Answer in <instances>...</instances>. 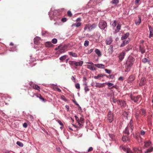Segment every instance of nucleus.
<instances>
[{"label": "nucleus", "instance_id": "1", "mask_svg": "<svg viewBox=\"0 0 153 153\" xmlns=\"http://www.w3.org/2000/svg\"><path fill=\"white\" fill-rule=\"evenodd\" d=\"M58 11L56 10H54L53 11H50L48 13V14L51 20H53L55 21H57L60 19V18L58 16L57 13Z\"/></svg>", "mask_w": 153, "mask_h": 153}, {"label": "nucleus", "instance_id": "2", "mask_svg": "<svg viewBox=\"0 0 153 153\" xmlns=\"http://www.w3.org/2000/svg\"><path fill=\"white\" fill-rule=\"evenodd\" d=\"M107 24L106 22L103 20H100L98 24L99 28L101 30H106L107 28Z\"/></svg>", "mask_w": 153, "mask_h": 153}, {"label": "nucleus", "instance_id": "3", "mask_svg": "<svg viewBox=\"0 0 153 153\" xmlns=\"http://www.w3.org/2000/svg\"><path fill=\"white\" fill-rule=\"evenodd\" d=\"M97 26V25L95 23H93L92 25L87 24L84 28V29L85 31L88 29L89 31H91L95 29Z\"/></svg>", "mask_w": 153, "mask_h": 153}, {"label": "nucleus", "instance_id": "4", "mask_svg": "<svg viewBox=\"0 0 153 153\" xmlns=\"http://www.w3.org/2000/svg\"><path fill=\"white\" fill-rule=\"evenodd\" d=\"M67 47L66 45H64L63 46H62L61 45H59L57 47H56L55 50H57L58 49H59V51H58V53H64L65 52V48Z\"/></svg>", "mask_w": 153, "mask_h": 153}, {"label": "nucleus", "instance_id": "5", "mask_svg": "<svg viewBox=\"0 0 153 153\" xmlns=\"http://www.w3.org/2000/svg\"><path fill=\"white\" fill-rule=\"evenodd\" d=\"M81 18L80 17H79L77 18L76 21L77 22V23H74L72 25V27L75 26L77 27H79L81 25Z\"/></svg>", "mask_w": 153, "mask_h": 153}, {"label": "nucleus", "instance_id": "6", "mask_svg": "<svg viewBox=\"0 0 153 153\" xmlns=\"http://www.w3.org/2000/svg\"><path fill=\"white\" fill-rule=\"evenodd\" d=\"M113 113L111 111H109L108 114V119L109 123H111L113 120Z\"/></svg>", "mask_w": 153, "mask_h": 153}, {"label": "nucleus", "instance_id": "7", "mask_svg": "<svg viewBox=\"0 0 153 153\" xmlns=\"http://www.w3.org/2000/svg\"><path fill=\"white\" fill-rule=\"evenodd\" d=\"M117 104L120 106L121 108H124L126 107V101L122 100H118Z\"/></svg>", "mask_w": 153, "mask_h": 153}, {"label": "nucleus", "instance_id": "8", "mask_svg": "<svg viewBox=\"0 0 153 153\" xmlns=\"http://www.w3.org/2000/svg\"><path fill=\"white\" fill-rule=\"evenodd\" d=\"M140 96H134L131 95L130 97L131 100L135 102H136L139 101Z\"/></svg>", "mask_w": 153, "mask_h": 153}, {"label": "nucleus", "instance_id": "9", "mask_svg": "<svg viewBox=\"0 0 153 153\" xmlns=\"http://www.w3.org/2000/svg\"><path fill=\"white\" fill-rule=\"evenodd\" d=\"M130 41V39L128 38V40H125L123 41V42L120 45V47H122L128 44Z\"/></svg>", "mask_w": 153, "mask_h": 153}, {"label": "nucleus", "instance_id": "10", "mask_svg": "<svg viewBox=\"0 0 153 153\" xmlns=\"http://www.w3.org/2000/svg\"><path fill=\"white\" fill-rule=\"evenodd\" d=\"M125 55V52H121L120 53L118 57L120 62L122 61L124 59Z\"/></svg>", "mask_w": 153, "mask_h": 153}, {"label": "nucleus", "instance_id": "11", "mask_svg": "<svg viewBox=\"0 0 153 153\" xmlns=\"http://www.w3.org/2000/svg\"><path fill=\"white\" fill-rule=\"evenodd\" d=\"M138 112L141 115L143 116L144 117L145 116L146 111L143 108H141V109L139 110Z\"/></svg>", "mask_w": 153, "mask_h": 153}, {"label": "nucleus", "instance_id": "12", "mask_svg": "<svg viewBox=\"0 0 153 153\" xmlns=\"http://www.w3.org/2000/svg\"><path fill=\"white\" fill-rule=\"evenodd\" d=\"M133 150L134 153H141L142 152L141 150L137 147H133Z\"/></svg>", "mask_w": 153, "mask_h": 153}, {"label": "nucleus", "instance_id": "13", "mask_svg": "<svg viewBox=\"0 0 153 153\" xmlns=\"http://www.w3.org/2000/svg\"><path fill=\"white\" fill-rule=\"evenodd\" d=\"M133 124L134 123L133 121L131 120L127 126V127H128V128H130V130H131V132L133 129Z\"/></svg>", "mask_w": 153, "mask_h": 153}, {"label": "nucleus", "instance_id": "14", "mask_svg": "<svg viewBox=\"0 0 153 153\" xmlns=\"http://www.w3.org/2000/svg\"><path fill=\"white\" fill-rule=\"evenodd\" d=\"M101 34L98 31L94 33V38L97 39L99 40Z\"/></svg>", "mask_w": 153, "mask_h": 153}, {"label": "nucleus", "instance_id": "15", "mask_svg": "<svg viewBox=\"0 0 153 153\" xmlns=\"http://www.w3.org/2000/svg\"><path fill=\"white\" fill-rule=\"evenodd\" d=\"M144 146L147 148L152 147L151 142L149 141H147L144 142Z\"/></svg>", "mask_w": 153, "mask_h": 153}, {"label": "nucleus", "instance_id": "16", "mask_svg": "<svg viewBox=\"0 0 153 153\" xmlns=\"http://www.w3.org/2000/svg\"><path fill=\"white\" fill-rule=\"evenodd\" d=\"M129 33L128 32H127L123 35L121 37V39L123 40L125 39H126L129 36Z\"/></svg>", "mask_w": 153, "mask_h": 153}, {"label": "nucleus", "instance_id": "17", "mask_svg": "<svg viewBox=\"0 0 153 153\" xmlns=\"http://www.w3.org/2000/svg\"><path fill=\"white\" fill-rule=\"evenodd\" d=\"M105 83H100L98 82H96V84L94 86L97 88H101L104 87Z\"/></svg>", "mask_w": 153, "mask_h": 153}, {"label": "nucleus", "instance_id": "18", "mask_svg": "<svg viewBox=\"0 0 153 153\" xmlns=\"http://www.w3.org/2000/svg\"><path fill=\"white\" fill-rule=\"evenodd\" d=\"M135 79V77L133 75H131L129 76L128 79V83H131Z\"/></svg>", "mask_w": 153, "mask_h": 153}, {"label": "nucleus", "instance_id": "19", "mask_svg": "<svg viewBox=\"0 0 153 153\" xmlns=\"http://www.w3.org/2000/svg\"><path fill=\"white\" fill-rule=\"evenodd\" d=\"M83 63V61H80L79 62H77L76 61V66L74 67V68L76 69L77 68L78 66H81Z\"/></svg>", "mask_w": 153, "mask_h": 153}, {"label": "nucleus", "instance_id": "20", "mask_svg": "<svg viewBox=\"0 0 153 153\" xmlns=\"http://www.w3.org/2000/svg\"><path fill=\"white\" fill-rule=\"evenodd\" d=\"M40 39V38L38 37H36L34 39V43L35 45H38L39 43V40Z\"/></svg>", "mask_w": 153, "mask_h": 153}, {"label": "nucleus", "instance_id": "21", "mask_svg": "<svg viewBox=\"0 0 153 153\" xmlns=\"http://www.w3.org/2000/svg\"><path fill=\"white\" fill-rule=\"evenodd\" d=\"M30 85L33 89H36L38 91H39L40 89V87L37 85L35 84H30Z\"/></svg>", "mask_w": 153, "mask_h": 153}, {"label": "nucleus", "instance_id": "22", "mask_svg": "<svg viewBox=\"0 0 153 153\" xmlns=\"http://www.w3.org/2000/svg\"><path fill=\"white\" fill-rule=\"evenodd\" d=\"M113 51V46L111 45L110 46V48L108 49V53L109 55L111 54Z\"/></svg>", "mask_w": 153, "mask_h": 153}, {"label": "nucleus", "instance_id": "23", "mask_svg": "<svg viewBox=\"0 0 153 153\" xmlns=\"http://www.w3.org/2000/svg\"><path fill=\"white\" fill-rule=\"evenodd\" d=\"M122 140L123 142H126L127 141H129L130 139L128 136L126 135H123Z\"/></svg>", "mask_w": 153, "mask_h": 153}, {"label": "nucleus", "instance_id": "24", "mask_svg": "<svg viewBox=\"0 0 153 153\" xmlns=\"http://www.w3.org/2000/svg\"><path fill=\"white\" fill-rule=\"evenodd\" d=\"M94 65L98 68H105V65L102 64H95Z\"/></svg>", "mask_w": 153, "mask_h": 153}, {"label": "nucleus", "instance_id": "25", "mask_svg": "<svg viewBox=\"0 0 153 153\" xmlns=\"http://www.w3.org/2000/svg\"><path fill=\"white\" fill-rule=\"evenodd\" d=\"M145 81L146 80L144 78H142L139 83V85L141 86L145 84Z\"/></svg>", "mask_w": 153, "mask_h": 153}, {"label": "nucleus", "instance_id": "26", "mask_svg": "<svg viewBox=\"0 0 153 153\" xmlns=\"http://www.w3.org/2000/svg\"><path fill=\"white\" fill-rule=\"evenodd\" d=\"M130 129L128 127H126L125 129V130L123 131V133L127 135L129 134V130Z\"/></svg>", "mask_w": 153, "mask_h": 153}, {"label": "nucleus", "instance_id": "27", "mask_svg": "<svg viewBox=\"0 0 153 153\" xmlns=\"http://www.w3.org/2000/svg\"><path fill=\"white\" fill-rule=\"evenodd\" d=\"M138 20L135 21V23L136 25H139L141 22V17L140 15L138 16Z\"/></svg>", "mask_w": 153, "mask_h": 153}, {"label": "nucleus", "instance_id": "28", "mask_svg": "<svg viewBox=\"0 0 153 153\" xmlns=\"http://www.w3.org/2000/svg\"><path fill=\"white\" fill-rule=\"evenodd\" d=\"M146 150L145 151L144 153H149L152 152L153 151V147H150L149 148H147Z\"/></svg>", "mask_w": 153, "mask_h": 153}, {"label": "nucleus", "instance_id": "29", "mask_svg": "<svg viewBox=\"0 0 153 153\" xmlns=\"http://www.w3.org/2000/svg\"><path fill=\"white\" fill-rule=\"evenodd\" d=\"M106 42L107 44H110L112 42V38L111 37V36L108 38L106 39Z\"/></svg>", "mask_w": 153, "mask_h": 153}, {"label": "nucleus", "instance_id": "30", "mask_svg": "<svg viewBox=\"0 0 153 153\" xmlns=\"http://www.w3.org/2000/svg\"><path fill=\"white\" fill-rule=\"evenodd\" d=\"M105 76H106V74H98L97 76H94V77L95 79H97L99 77H102Z\"/></svg>", "mask_w": 153, "mask_h": 153}, {"label": "nucleus", "instance_id": "31", "mask_svg": "<svg viewBox=\"0 0 153 153\" xmlns=\"http://www.w3.org/2000/svg\"><path fill=\"white\" fill-rule=\"evenodd\" d=\"M68 53L69 55L71 56L72 57H77L78 56L77 54L75 53L72 52H68Z\"/></svg>", "mask_w": 153, "mask_h": 153}, {"label": "nucleus", "instance_id": "32", "mask_svg": "<svg viewBox=\"0 0 153 153\" xmlns=\"http://www.w3.org/2000/svg\"><path fill=\"white\" fill-rule=\"evenodd\" d=\"M95 52L97 54L98 56L100 57L101 56V53L98 49H96L95 50Z\"/></svg>", "mask_w": 153, "mask_h": 153}, {"label": "nucleus", "instance_id": "33", "mask_svg": "<svg viewBox=\"0 0 153 153\" xmlns=\"http://www.w3.org/2000/svg\"><path fill=\"white\" fill-rule=\"evenodd\" d=\"M87 68L88 69L91 71H95L96 70V68H95L94 67L90 65H87Z\"/></svg>", "mask_w": 153, "mask_h": 153}, {"label": "nucleus", "instance_id": "34", "mask_svg": "<svg viewBox=\"0 0 153 153\" xmlns=\"http://www.w3.org/2000/svg\"><path fill=\"white\" fill-rule=\"evenodd\" d=\"M128 147H126L125 146H120V149H122L124 151L126 152V151H127V150L128 149Z\"/></svg>", "mask_w": 153, "mask_h": 153}, {"label": "nucleus", "instance_id": "35", "mask_svg": "<svg viewBox=\"0 0 153 153\" xmlns=\"http://www.w3.org/2000/svg\"><path fill=\"white\" fill-rule=\"evenodd\" d=\"M36 96L37 97L39 98L41 100H42V101H45V99L42 97L40 94H36Z\"/></svg>", "mask_w": 153, "mask_h": 153}, {"label": "nucleus", "instance_id": "36", "mask_svg": "<svg viewBox=\"0 0 153 153\" xmlns=\"http://www.w3.org/2000/svg\"><path fill=\"white\" fill-rule=\"evenodd\" d=\"M46 47H52L53 45L51 42H47L45 44Z\"/></svg>", "mask_w": 153, "mask_h": 153}, {"label": "nucleus", "instance_id": "37", "mask_svg": "<svg viewBox=\"0 0 153 153\" xmlns=\"http://www.w3.org/2000/svg\"><path fill=\"white\" fill-rule=\"evenodd\" d=\"M135 117L136 119L137 120H138L140 117V114L138 111H137L135 114Z\"/></svg>", "mask_w": 153, "mask_h": 153}, {"label": "nucleus", "instance_id": "38", "mask_svg": "<svg viewBox=\"0 0 153 153\" xmlns=\"http://www.w3.org/2000/svg\"><path fill=\"white\" fill-rule=\"evenodd\" d=\"M67 57V55H64L61 56V57H60L59 58V59L60 60L63 61L64 60H65L66 59Z\"/></svg>", "mask_w": 153, "mask_h": 153}, {"label": "nucleus", "instance_id": "39", "mask_svg": "<svg viewBox=\"0 0 153 153\" xmlns=\"http://www.w3.org/2000/svg\"><path fill=\"white\" fill-rule=\"evenodd\" d=\"M119 3V0H112V1L111 2V3L112 4H118Z\"/></svg>", "mask_w": 153, "mask_h": 153}, {"label": "nucleus", "instance_id": "40", "mask_svg": "<svg viewBox=\"0 0 153 153\" xmlns=\"http://www.w3.org/2000/svg\"><path fill=\"white\" fill-rule=\"evenodd\" d=\"M16 144L20 147H23V143H22L19 141H18L17 142Z\"/></svg>", "mask_w": 153, "mask_h": 153}, {"label": "nucleus", "instance_id": "41", "mask_svg": "<svg viewBox=\"0 0 153 153\" xmlns=\"http://www.w3.org/2000/svg\"><path fill=\"white\" fill-rule=\"evenodd\" d=\"M89 42L88 40H85L84 42V46L86 47H87L89 45Z\"/></svg>", "mask_w": 153, "mask_h": 153}, {"label": "nucleus", "instance_id": "42", "mask_svg": "<svg viewBox=\"0 0 153 153\" xmlns=\"http://www.w3.org/2000/svg\"><path fill=\"white\" fill-rule=\"evenodd\" d=\"M84 90L85 93H86L87 92L89 91L90 90V89L88 88V86H85L84 87Z\"/></svg>", "mask_w": 153, "mask_h": 153}, {"label": "nucleus", "instance_id": "43", "mask_svg": "<svg viewBox=\"0 0 153 153\" xmlns=\"http://www.w3.org/2000/svg\"><path fill=\"white\" fill-rule=\"evenodd\" d=\"M140 50L141 53H142L143 54L145 52V49L143 48L140 47Z\"/></svg>", "mask_w": 153, "mask_h": 153}, {"label": "nucleus", "instance_id": "44", "mask_svg": "<svg viewBox=\"0 0 153 153\" xmlns=\"http://www.w3.org/2000/svg\"><path fill=\"white\" fill-rule=\"evenodd\" d=\"M77 122L79 126V128H82L83 126V124H84V123H82L81 122H80V121H78Z\"/></svg>", "mask_w": 153, "mask_h": 153}, {"label": "nucleus", "instance_id": "45", "mask_svg": "<svg viewBox=\"0 0 153 153\" xmlns=\"http://www.w3.org/2000/svg\"><path fill=\"white\" fill-rule=\"evenodd\" d=\"M72 101L76 105L78 106L79 108H80V109H81V107H80L79 104L76 102L75 100H72Z\"/></svg>", "mask_w": 153, "mask_h": 153}, {"label": "nucleus", "instance_id": "46", "mask_svg": "<svg viewBox=\"0 0 153 153\" xmlns=\"http://www.w3.org/2000/svg\"><path fill=\"white\" fill-rule=\"evenodd\" d=\"M79 121L81 122L82 123H84V118L83 116L81 117L79 119Z\"/></svg>", "mask_w": 153, "mask_h": 153}, {"label": "nucleus", "instance_id": "47", "mask_svg": "<svg viewBox=\"0 0 153 153\" xmlns=\"http://www.w3.org/2000/svg\"><path fill=\"white\" fill-rule=\"evenodd\" d=\"M61 99L63 100L65 102L67 101V100L65 98V97L64 95H62L61 97Z\"/></svg>", "mask_w": 153, "mask_h": 153}, {"label": "nucleus", "instance_id": "48", "mask_svg": "<svg viewBox=\"0 0 153 153\" xmlns=\"http://www.w3.org/2000/svg\"><path fill=\"white\" fill-rule=\"evenodd\" d=\"M51 42L53 44H55L57 42V39L56 38H54L52 39Z\"/></svg>", "mask_w": 153, "mask_h": 153}, {"label": "nucleus", "instance_id": "49", "mask_svg": "<svg viewBox=\"0 0 153 153\" xmlns=\"http://www.w3.org/2000/svg\"><path fill=\"white\" fill-rule=\"evenodd\" d=\"M116 24L117 22L116 20H114L112 24V26L113 27V28H114L116 26Z\"/></svg>", "mask_w": 153, "mask_h": 153}, {"label": "nucleus", "instance_id": "50", "mask_svg": "<svg viewBox=\"0 0 153 153\" xmlns=\"http://www.w3.org/2000/svg\"><path fill=\"white\" fill-rule=\"evenodd\" d=\"M120 28L121 26L120 24H118L116 27L117 30H118L117 32H118L120 29Z\"/></svg>", "mask_w": 153, "mask_h": 153}, {"label": "nucleus", "instance_id": "51", "mask_svg": "<svg viewBox=\"0 0 153 153\" xmlns=\"http://www.w3.org/2000/svg\"><path fill=\"white\" fill-rule=\"evenodd\" d=\"M105 71L108 74H110L111 73V71L110 70H108L107 69H105Z\"/></svg>", "mask_w": 153, "mask_h": 153}, {"label": "nucleus", "instance_id": "52", "mask_svg": "<svg viewBox=\"0 0 153 153\" xmlns=\"http://www.w3.org/2000/svg\"><path fill=\"white\" fill-rule=\"evenodd\" d=\"M56 121L58 122V123L60 125H61L62 126H63V123L61 121V120H57Z\"/></svg>", "mask_w": 153, "mask_h": 153}, {"label": "nucleus", "instance_id": "53", "mask_svg": "<svg viewBox=\"0 0 153 153\" xmlns=\"http://www.w3.org/2000/svg\"><path fill=\"white\" fill-rule=\"evenodd\" d=\"M118 100H117V99L115 98L114 97H113L112 98V102L114 103H116V102H117V101H118Z\"/></svg>", "mask_w": 153, "mask_h": 153}, {"label": "nucleus", "instance_id": "54", "mask_svg": "<svg viewBox=\"0 0 153 153\" xmlns=\"http://www.w3.org/2000/svg\"><path fill=\"white\" fill-rule=\"evenodd\" d=\"M67 13L68 16L69 17H71L72 15V14L70 11H68L67 12Z\"/></svg>", "mask_w": 153, "mask_h": 153}, {"label": "nucleus", "instance_id": "55", "mask_svg": "<svg viewBox=\"0 0 153 153\" xmlns=\"http://www.w3.org/2000/svg\"><path fill=\"white\" fill-rule=\"evenodd\" d=\"M105 83H106L107 84L108 86L109 87L112 86L114 84L113 83L111 82H107Z\"/></svg>", "mask_w": 153, "mask_h": 153}, {"label": "nucleus", "instance_id": "56", "mask_svg": "<svg viewBox=\"0 0 153 153\" xmlns=\"http://www.w3.org/2000/svg\"><path fill=\"white\" fill-rule=\"evenodd\" d=\"M61 21L63 22H65L67 21V19L65 17L63 18L62 19Z\"/></svg>", "mask_w": 153, "mask_h": 153}, {"label": "nucleus", "instance_id": "57", "mask_svg": "<svg viewBox=\"0 0 153 153\" xmlns=\"http://www.w3.org/2000/svg\"><path fill=\"white\" fill-rule=\"evenodd\" d=\"M153 36V33L152 31L151 30H150L149 31V38H150L152 36Z\"/></svg>", "mask_w": 153, "mask_h": 153}, {"label": "nucleus", "instance_id": "58", "mask_svg": "<svg viewBox=\"0 0 153 153\" xmlns=\"http://www.w3.org/2000/svg\"><path fill=\"white\" fill-rule=\"evenodd\" d=\"M76 88L77 89H80V85L79 83H77L75 85Z\"/></svg>", "mask_w": 153, "mask_h": 153}, {"label": "nucleus", "instance_id": "59", "mask_svg": "<svg viewBox=\"0 0 153 153\" xmlns=\"http://www.w3.org/2000/svg\"><path fill=\"white\" fill-rule=\"evenodd\" d=\"M94 49H91L88 51V54L91 53L94 51Z\"/></svg>", "mask_w": 153, "mask_h": 153}, {"label": "nucleus", "instance_id": "60", "mask_svg": "<svg viewBox=\"0 0 153 153\" xmlns=\"http://www.w3.org/2000/svg\"><path fill=\"white\" fill-rule=\"evenodd\" d=\"M148 61V59L146 58H144L142 60L143 62L144 63Z\"/></svg>", "mask_w": 153, "mask_h": 153}, {"label": "nucleus", "instance_id": "61", "mask_svg": "<svg viewBox=\"0 0 153 153\" xmlns=\"http://www.w3.org/2000/svg\"><path fill=\"white\" fill-rule=\"evenodd\" d=\"M73 61H69V65H71V66H73Z\"/></svg>", "mask_w": 153, "mask_h": 153}, {"label": "nucleus", "instance_id": "62", "mask_svg": "<svg viewBox=\"0 0 153 153\" xmlns=\"http://www.w3.org/2000/svg\"><path fill=\"white\" fill-rule=\"evenodd\" d=\"M17 50L16 49V46H15L12 49V50H11V51H16Z\"/></svg>", "mask_w": 153, "mask_h": 153}, {"label": "nucleus", "instance_id": "63", "mask_svg": "<svg viewBox=\"0 0 153 153\" xmlns=\"http://www.w3.org/2000/svg\"><path fill=\"white\" fill-rule=\"evenodd\" d=\"M23 127L25 128H26L27 127V124L26 123H23Z\"/></svg>", "mask_w": 153, "mask_h": 153}, {"label": "nucleus", "instance_id": "64", "mask_svg": "<svg viewBox=\"0 0 153 153\" xmlns=\"http://www.w3.org/2000/svg\"><path fill=\"white\" fill-rule=\"evenodd\" d=\"M123 79L124 78L122 76H120L118 79V80L120 81H123Z\"/></svg>", "mask_w": 153, "mask_h": 153}]
</instances>
